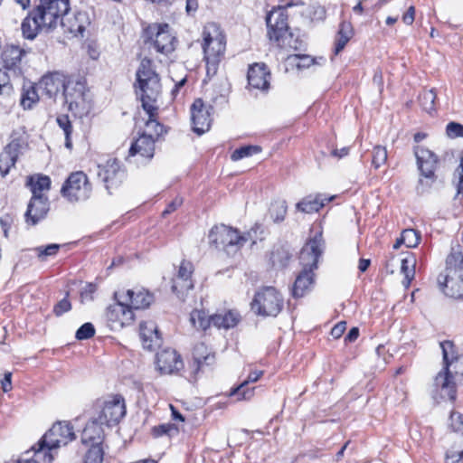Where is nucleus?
<instances>
[{"label":"nucleus","instance_id":"774afa93","mask_svg":"<svg viewBox=\"0 0 463 463\" xmlns=\"http://www.w3.org/2000/svg\"><path fill=\"white\" fill-rule=\"evenodd\" d=\"M2 389L5 392H9L12 389V373H5L4 379L1 381Z\"/></svg>","mask_w":463,"mask_h":463},{"label":"nucleus","instance_id":"39448f33","mask_svg":"<svg viewBox=\"0 0 463 463\" xmlns=\"http://www.w3.org/2000/svg\"><path fill=\"white\" fill-rule=\"evenodd\" d=\"M76 438L73 427L68 421H59L43 435L39 440L34 456L41 458L43 455V463H52L54 456L52 450L66 446Z\"/></svg>","mask_w":463,"mask_h":463},{"label":"nucleus","instance_id":"a19ab883","mask_svg":"<svg viewBox=\"0 0 463 463\" xmlns=\"http://www.w3.org/2000/svg\"><path fill=\"white\" fill-rule=\"evenodd\" d=\"M463 459V439L455 441L453 445L447 449L445 455L446 463H459Z\"/></svg>","mask_w":463,"mask_h":463},{"label":"nucleus","instance_id":"09e8293b","mask_svg":"<svg viewBox=\"0 0 463 463\" xmlns=\"http://www.w3.org/2000/svg\"><path fill=\"white\" fill-rule=\"evenodd\" d=\"M387 161V150L386 147L382 146H375L373 149V159L372 165L377 169Z\"/></svg>","mask_w":463,"mask_h":463},{"label":"nucleus","instance_id":"0eeeda50","mask_svg":"<svg viewBox=\"0 0 463 463\" xmlns=\"http://www.w3.org/2000/svg\"><path fill=\"white\" fill-rule=\"evenodd\" d=\"M144 34L145 43L158 53L168 55L175 49L177 40L167 24H151Z\"/></svg>","mask_w":463,"mask_h":463},{"label":"nucleus","instance_id":"e2e57ef3","mask_svg":"<svg viewBox=\"0 0 463 463\" xmlns=\"http://www.w3.org/2000/svg\"><path fill=\"white\" fill-rule=\"evenodd\" d=\"M337 36H346L351 39L353 36V28L350 23L342 22L339 25Z\"/></svg>","mask_w":463,"mask_h":463},{"label":"nucleus","instance_id":"a878e982","mask_svg":"<svg viewBox=\"0 0 463 463\" xmlns=\"http://www.w3.org/2000/svg\"><path fill=\"white\" fill-rule=\"evenodd\" d=\"M215 361L214 354L209 350L204 343H198L194 345L193 352L192 372L196 378L197 374L203 371L206 366L213 364Z\"/></svg>","mask_w":463,"mask_h":463},{"label":"nucleus","instance_id":"c9c22d12","mask_svg":"<svg viewBox=\"0 0 463 463\" xmlns=\"http://www.w3.org/2000/svg\"><path fill=\"white\" fill-rule=\"evenodd\" d=\"M263 374V371H254L251 372L248 378L242 382L239 386H237L235 389H233L231 392V395H239V399H244L248 400L250 399L253 395V389H246V385L250 383H255L257 382Z\"/></svg>","mask_w":463,"mask_h":463},{"label":"nucleus","instance_id":"9b49d317","mask_svg":"<svg viewBox=\"0 0 463 463\" xmlns=\"http://www.w3.org/2000/svg\"><path fill=\"white\" fill-rule=\"evenodd\" d=\"M91 189L86 174L78 171L70 175L63 184L61 193L69 202L74 203L90 198Z\"/></svg>","mask_w":463,"mask_h":463},{"label":"nucleus","instance_id":"aec40b11","mask_svg":"<svg viewBox=\"0 0 463 463\" xmlns=\"http://www.w3.org/2000/svg\"><path fill=\"white\" fill-rule=\"evenodd\" d=\"M25 54L26 52L17 45H6L1 52L4 69L14 76H19L22 72V61Z\"/></svg>","mask_w":463,"mask_h":463},{"label":"nucleus","instance_id":"72a5a7b5","mask_svg":"<svg viewBox=\"0 0 463 463\" xmlns=\"http://www.w3.org/2000/svg\"><path fill=\"white\" fill-rule=\"evenodd\" d=\"M26 185L32 192V196H47L46 194L51 188V179L47 175H34L29 176Z\"/></svg>","mask_w":463,"mask_h":463},{"label":"nucleus","instance_id":"c03bdc74","mask_svg":"<svg viewBox=\"0 0 463 463\" xmlns=\"http://www.w3.org/2000/svg\"><path fill=\"white\" fill-rule=\"evenodd\" d=\"M301 8L300 14L309 18L311 21L323 20L325 18L326 11L319 5H306L302 4Z\"/></svg>","mask_w":463,"mask_h":463},{"label":"nucleus","instance_id":"423d86ee","mask_svg":"<svg viewBox=\"0 0 463 463\" xmlns=\"http://www.w3.org/2000/svg\"><path fill=\"white\" fill-rule=\"evenodd\" d=\"M225 36L216 24H208L203 31V50L206 62L207 74H215L218 63L224 54Z\"/></svg>","mask_w":463,"mask_h":463},{"label":"nucleus","instance_id":"f8f14e48","mask_svg":"<svg viewBox=\"0 0 463 463\" xmlns=\"http://www.w3.org/2000/svg\"><path fill=\"white\" fill-rule=\"evenodd\" d=\"M97 407L99 409L98 420L107 426L118 424L126 414L125 400L118 394L99 402Z\"/></svg>","mask_w":463,"mask_h":463},{"label":"nucleus","instance_id":"9d476101","mask_svg":"<svg viewBox=\"0 0 463 463\" xmlns=\"http://www.w3.org/2000/svg\"><path fill=\"white\" fill-rule=\"evenodd\" d=\"M62 94L69 109L76 116L82 117L90 112L91 100L84 82L68 80Z\"/></svg>","mask_w":463,"mask_h":463},{"label":"nucleus","instance_id":"393cba45","mask_svg":"<svg viewBox=\"0 0 463 463\" xmlns=\"http://www.w3.org/2000/svg\"><path fill=\"white\" fill-rule=\"evenodd\" d=\"M157 369L165 374L173 373L183 367L181 356L175 350L166 348L156 354Z\"/></svg>","mask_w":463,"mask_h":463},{"label":"nucleus","instance_id":"37998d69","mask_svg":"<svg viewBox=\"0 0 463 463\" xmlns=\"http://www.w3.org/2000/svg\"><path fill=\"white\" fill-rule=\"evenodd\" d=\"M190 322L194 327L205 330L211 325V317H207L203 310H194L190 315Z\"/></svg>","mask_w":463,"mask_h":463},{"label":"nucleus","instance_id":"69168bd1","mask_svg":"<svg viewBox=\"0 0 463 463\" xmlns=\"http://www.w3.org/2000/svg\"><path fill=\"white\" fill-rule=\"evenodd\" d=\"M349 38L346 36H337L335 37V49L334 53L337 55L346 45V43L349 42Z\"/></svg>","mask_w":463,"mask_h":463},{"label":"nucleus","instance_id":"f257e3e1","mask_svg":"<svg viewBox=\"0 0 463 463\" xmlns=\"http://www.w3.org/2000/svg\"><path fill=\"white\" fill-rule=\"evenodd\" d=\"M70 9V0H38L22 23L23 35L33 40L40 31L56 28Z\"/></svg>","mask_w":463,"mask_h":463},{"label":"nucleus","instance_id":"412c9836","mask_svg":"<svg viewBox=\"0 0 463 463\" xmlns=\"http://www.w3.org/2000/svg\"><path fill=\"white\" fill-rule=\"evenodd\" d=\"M194 266L190 261L183 260L178 268L176 275L172 279V290L178 296H183L185 292L194 288L192 275Z\"/></svg>","mask_w":463,"mask_h":463},{"label":"nucleus","instance_id":"2eb2a0df","mask_svg":"<svg viewBox=\"0 0 463 463\" xmlns=\"http://www.w3.org/2000/svg\"><path fill=\"white\" fill-rule=\"evenodd\" d=\"M211 109L212 107L205 106L201 99H195L191 106L193 130L198 135H202L210 129L212 122Z\"/></svg>","mask_w":463,"mask_h":463},{"label":"nucleus","instance_id":"5701e85b","mask_svg":"<svg viewBox=\"0 0 463 463\" xmlns=\"http://www.w3.org/2000/svg\"><path fill=\"white\" fill-rule=\"evenodd\" d=\"M90 21L86 12H77L72 15L69 14L61 18V24L65 33L71 37L82 36L85 29L90 25Z\"/></svg>","mask_w":463,"mask_h":463},{"label":"nucleus","instance_id":"1a4fd4ad","mask_svg":"<svg viewBox=\"0 0 463 463\" xmlns=\"http://www.w3.org/2000/svg\"><path fill=\"white\" fill-rule=\"evenodd\" d=\"M284 299L273 287L259 289L251 302L252 310L262 317H277L283 308Z\"/></svg>","mask_w":463,"mask_h":463},{"label":"nucleus","instance_id":"f704fd0d","mask_svg":"<svg viewBox=\"0 0 463 463\" xmlns=\"http://www.w3.org/2000/svg\"><path fill=\"white\" fill-rule=\"evenodd\" d=\"M38 90L39 89L37 85L35 86L31 83L24 85L20 98V105L24 109H33V107L39 101L40 96L38 94Z\"/></svg>","mask_w":463,"mask_h":463},{"label":"nucleus","instance_id":"2f4dec72","mask_svg":"<svg viewBox=\"0 0 463 463\" xmlns=\"http://www.w3.org/2000/svg\"><path fill=\"white\" fill-rule=\"evenodd\" d=\"M334 196L325 197L322 194L309 195L297 203V209L305 213L318 212L326 203L331 202Z\"/></svg>","mask_w":463,"mask_h":463},{"label":"nucleus","instance_id":"79ce46f5","mask_svg":"<svg viewBox=\"0 0 463 463\" xmlns=\"http://www.w3.org/2000/svg\"><path fill=\"white\" fill-rule=\"evenodd\" d=\"M436 92L433 89L424 90L419 96V101L423 110L431 113L436 110Z\"/></svg>","mask_w":463,"mask_h":463},{"label":"nucleus","instance_id":"7ed1b4c3","mask_svg":"<svg viewBox=\"0 0 463 463\" xmlns=\"http://www.w3.org/2000/svg\"><path fill=\"white\" fill-rule=\"evenodd\" d=\"M136 76L137 94L140 97L142 108L146 114L153 115L159 109L158 99L162 88L159 75L154 69L150 59L141 60Z\"/></svg>","mask_w":463,"mask_h":463},{"label":"nucleus","instance_id":"4468645a","mask_svg":"<svg viewBox=\"0 0 463 463\" xmlns=\"http://www.w3.org/2000/svg\"><path fill=\"white\" fill-rule=\"evenodd\" d=\"M266 23L269 40L281 39L282 34L288 31L287 8L272 9L266 17Z\"/></svg>","mask_w":463,"mask_h":463},{"label":"nucleus","instance_id":"c85d7f7f","mask_svg":"<svg viewBox=\"0 0 463 463\" xmlns=\"http://www.w3.org/2000/svg\"><path fill=\"white\" fill-rule=\"evenodd\" d=\"M140 338L143 347L147 350H153L159 346L161 338L159 336L157 326L153 321L140 324Z\"/></svg>","mask_w":463,"mask_h":463},{"label":"nucleus","instance_id":"a211bd4d","mask_svg":"<svg viewBox=\"0 0 463 463\" xmlns=\"http://www.w3.org/2000/svg\"><path fill=\"white\" fill-rule=\"evenodd\" d=\"M115 298L123 299L131 310L146 308L154 301L153 295L144 288L116 292Z\"/></svg>","mask_w":463,"mask_h":463},{"label":"nucleus","instance_id":"bb28decb","mask_svg":"<svg viewBox=\"0 0 463 463\" xmlns=\"http://www.w3.org/2000/svg\"><path fill=\"white\" fill-rule=\"evenodd\" d=\"M249 87L262 91L269 88L270 73L263 63H255L248 71Z\"/></svg>","mask_w":463,"mask_h":463},{"label":"nucleus","instance_id":"13d9d810","mask_svg":"<svg viewBox=\"0 0 463 463\" xmlns=\"http://www.w3.org/2000/svg\"><path fill=\"white\" fill-rule=\"evenodd\" d=\"M446 134L450 138L463 137V125L449 122L446 127Z\"/></svg>","mask_w":463,"mask_h":463},{"label":"nucleus","instance_id":"de8ad7c7","mask_svg":"<svg viewBox=\"0 0 463 463\" xmlns=\"http://www.w3.org/2000/svg\"><path fill=\"white\" fill-rule=\"evenodd\" d=\"M290 64L295 65L298 70L309 68L314 64V59L309 55L294 54L288 57Z\"/></svg>","mask_w":463,"mask_h":463},{"label":"nucleus","instance_id":"473e14b6","mask_svg":"<svg viewBox=\"0 0 463 463\" xmlns=\"http://www.w3.org/2000/svg\"><path fill=\"white\" fill-rule=\"evenodd\" d=\"M241 320L240 314L235 310H228L211 316V321L217 328L229 329L238 325Z\"/></svg>","mask_w":463,"mask_h":463},{"label":"nucleus","instance_id":"680f3d73","mask_svg":"<svg viewBox=\"0 0 463 463\" xmlns=\"http://www.w3.org/2000/svg\"><path fill=\"white\" fill-rule=\"evenodd\" d=\"M96 291V287L93 284L86 285L80 291L81 301H90L93 298V294Z\"/></svg>","mask_w":463,"mask_h":463},{"label":"nucleus","instance_id":"5fc2aeb1","mask_svg":"<svg viewBox=\"0 0 463 463\" xmlns=\"http://www.w3.org/2000/svg\"><path fill=\"white\" fill-rule=\"evenodd\" d=\"M8 71L0 69V95L9 96L13 92V86L10 83Z\"/></svg>","mask_w":463,"mask_h":463},{"label":"nucleus","instance_id":"603ef678","mask_svg":"<svg viewBox=\"0 0 463 463\" xmlns=\"http://www.w3.org/2000/svg\"><path fill=\"white\" fill-rule=\"evenodd\" d=\"M103 461V450L100 446H91L86 456L84 463H102Z\"/></svg>","mask_w":463,"mask_h":463},{"label":"nucleus","instance_id":"ddd939ff","mask_svg":"<svg viewBox=\"0 0 463 463\" xmlns=\"http://www.w3.org/2000/svg\"><path fill=\"white\" fill-rule=\"evenodd\" d=\"M117 302L106 309V318L109 326L114 329L122 328L132 323L134 313L123 299L116 298Z\"/></svg>","mask_w":463,"mask_h":463},{"label":"nucleus","instance_id":"864d4df0","mask_svg":"<svg viewBox=\"0 0 463 463\" xmlns=\"http://www.w3.org/2000/svg\"><path fill=\"white\" fill-rule=\"evenodd\" d=\"M60 244L52 243L47 246H40L35 248L38 258L41 260H45L46 257L55 256L60 249Z\"/></svg>","mask_w":463,"mask_h":463},{"label":"nucleus","instance_id":"0e129e2a","mask_svg":"<svg viewBox=\"0 0 463 463\" xmlns=\"http://www.w3.org/2000/svg\"><path fill=\"white\" fill-rule=\"evenodd\" d=\"M345 329H346V322H345V321L339 322L331 329V335L335 339H338L343 335Z\"/></svg>","mask_w":463,"mask_h":463},{"label":"nucleus","instance_id":"a18cd8bd","mask_svg":"<svg viewBox=\"0 0 463 463\" xmlns=\"http://www.w3.org/2000/svg\"><path fill=\"white\" fill-rule=\"evenodd\" d=\"M58 126L63 130L65 135V146L69 149L72 147L71 135L72 133V126L67 115H61L56 119Z\"/></svg>","mask_w":463,"mask_h":463},{"label":"nucleus","instance_id":"6e6d98bb","mask_svg":"<svg viewBox=\"0 0 463 463\" xmlns=\"http://www.w3.org/2000/svg\"><path fill=\"white\" fill-rule=\"evenodd\" d=\"M94 334V326L91 323H85L77 330L76 338L78 340H86L92 337Z\"/></svg>","mask_w":463,"mask_h":463},{"label":"nucleus","instance_id":"20e7f679","mask_svg":"<svg viewBox=\"0 0 463 463\" xmlns=\"http://www.w3.org/2000/svg\"><path fill=\"white\" fill-rule=\"evenodd\" d=\"M323 241L321 236H316L308 241L302 248L299 255L300 263L303 270L297 277L294 287L293 296L295 298L303 297L310 290L314 284V269L317 268L318 259L322 254Z\"/></svg>","mask_w":463,"mask_h":463},{"label":"nucleus","instance_id":"6ab92c4d","mask_svg":"<svg viewBox=\"0 0 463 463\" xmlns=\"http://www.w3.org/2000/svg\"><path fill=\"white\" fill-rule=\"evenodd\" d=\"M414 153L420 175L433 183L436 179L435 171L438 166V157L430 150L423 146L415 147Z\"/></svg>","mask_w":463,"mask_h":463},{"label":"nucleus","instance_id":"6e6552de","mask_svg":"<svg viewBox=\"0 0 463 463\" xmlns=\"http://www.w3.org/2000/svg\"><path fill=\"white\" fill-rule=\"evenodd\" d=\"M208 239L211 245L229 255L237 252L247 241V238L241 235L238 230L224 224L213 227Z\"/></svg>","mask_w":463,"mask_h":463},{"label":"nucleus","instance_id":"338daca9","mask_svg":"<svg viewBox=\"0 0 463 463\" xmlns=\"http://www.w3.org/2000/svg\"><path fill=\"white\" fill-rule=\"evenodd\" d=\"M183 203V199L181 197L175 198L163 211L162 214L166 215L173 212H175L178 207H180Z\"/></svg>","mask_w":463,"mask_h":463},{"label":"nucleus","instance_id":"cd10ccee","mask_svg":"<svg viewBox=\"0 0 463 463\" xmlns=\"http://www.w3.org/2000/svg\"><path fill=\"white\" fill-rule=\"evenodd\" d=\"M439 283L448 297L463 298V273L439 275Z\"/></svg>","mask_w":463,"mask_h":463},{"label":"nucleus","instance_id":"ea45409f","mask_svg":"<svg viewBox=\"0 0 463 463\" xmlns=\"http://www.w3.org/2000/svg\"><path fill=\"white\" fill-rule=\"evenodd\" d=\"M416 260L412 255H410L401 261V271L404 275L402 284L405 288H409L411 282L415 276Z\"/></svg>","mask_w":463,"mask_h":463},{"label":"nucleus","instance_id":"4be33fe9","mask_svg":"<svg viewBox=\"0 0 463 463\" xmlns=\"http://www.w3.org/2000/svg\"><path fill=\"white\" fill-rule=\"evenodd\" d=\"M68 80L60 72L48 73L42 77L37 84L42 95H45L48 99H54L61 90L65 92Z\"/></svg>","mask_w":463,"mask_h":463},{"label":"nucleus","instance_id":"49530a36","mask_svg":"<svg viewBox=\"0 0 463 463\" xmlns=\"http://www.w3.org/2000/svg\"><path fill=\"white\" fill-rule=\"evenodd\" d=\"M420 241V234L414 229H406L402 232L401 241L408 248L416 247Z\"/></svg>","mask_w":463,"mask_h":463},{"label":"nucleus","instance_id":"c756f323","mask_svg":"<svg viewBox=\"0 0 463 463\" xmlns=\"http://www.w3.org/2000/svg\"><path fill=\"white\" fill-rule=\"evenodd\" d=\"M101 423L98 419L89 421L81 433V441L87 445H98L100 446L103 439V429Z\"/></svg>","mask_w":463,"mask_h":463},{"label":"nucleus","instance_id":"e433bc0d","mask_svg":"<svg viewBox=\"0 0 463 463\" xmlns=\"http://www.w3.org/2000/svg\"><path fill=\"white\" fill-rule=\"evenodd\" d=\"M445 274H461L463 273V253L458 249H452L450 254L446 260Z\"/></svg>","mask_w":463,"mask_h":463},{"label":"nucleus","instance_id":"052dcab7","mask_svg":"<svg viewBox=\"0 0 463 463\" xmlns=\"http://www.w3.org/2000/svg\"><path fill=\"white\" fill-rule=\"evenodd\" d=\"M71 302L66 298H64L54 306L53 312L56 316H61L65 312L71 310Z\"/></svg>","mask_w":463,"mask_h":463},{"label":"nucleus","instance_id":"58836bf2","mask_svg":"<svg viewBox=\"0 0 463 463\" xmlns=\"http://www.w3.org/2000/svg\"><path fill=\"white\" fill-rule=\"evenodd\" d=\"M277 45L286 51H298L303 46V41L288 31L282 34L281 39L274 40Z\"/></svg>","mask_w":463,"mask_h":463},{"label":"nucleus","instance_id":"f03ea898","mask_svg":"<svg viewBox=\"0 0 463 463\" xmlns=\"http://www.w3.org/2000/svg\"><path fill=\"white\" fill-rule=\"evenodd\" d=\"M442 350L444 369L435 377V385L441 389L449 400L456 397V387L463 383V354H458L451 341L439 344Z\"/></svg>","mask_w":463,"mask_h":463},{"label":"nucleus","instance_id":"8fccbe9b","mask_svg":"<svg viewBox=\"0 0 463 463\" xmlns=\"http://www.w3.org/2000/svg\"><path fill=\"white\" fill-rule=\"evenodd\" d=\"M260 151V148L257 146H247L240 147L234 150L231 156L232 160L238 161L244 157H248L252 156L253 154H257Z\"/></svg>","mask_w":463,"mask_h":463},{"label":"nucleus","instance_id":"4d7b16f0","mask_svg":"<svg viewBox=\"0 0 463 463\" xmlns=\"http://www.w3.org/2000/svg\"><path fill=\"white\" fill-rule=\"evenodd\" d=\"M449 420V425L453 431L463 435V414L453 411L450 414Z\"/></svg>","mask_w":463,"mask_h":463},{"label":"nucleus","instance_id":"dca6fc26","mask_svg":"<svg viewBox=\"0 0 463 463\" xmlns=\"http://www.w3.org/2000/svg\"><path fill=\"white\" fill-rule=\"evenodd\" d=\"M155 153V141L149 136H140L130 146L128 160L143 164L150 160Z\"/></svg>","mask_w":463,"mask_h":463},{"label":"nucleus","instance_id":"b1692460","mask_svg":"<svg viewBox=\"0 0 463 463\" xmlns=\"http://www.w3.org/2000/svg\"><path fill=\"white\" fill-rule=\"evenodd\" d=\"M49 210L50 202L48 196H32L24 214L25 222L35 225L46 217Z\"/></svg>","mask_w":463,"mask_h":463},{"label":"nucleus","instance_id":"f3484780","mask_svg":"<svg viewBox=\"0 0 463 463\" xmlns=\"http://www.w3.org/2000/svg\"><path fill=\"white\" fill-rule=\"evenodd\" d=\"M99 177L106 184L107 189L118 186L125 177V172L116 158L109 159L99 165Z\"/></svg>","mask_w":463,"mask_h":463},{"label":"nucleus","instance_id":"bf43d9fd","mask_svg":"<svg viewBox=\"0 0 463 463\" xmlns=\"http://www.w3.org/2000/svg\"><path fill=\"white\" fill-rule=\"evenodd\" d=\"M37 449L33 446L30 451H26L16 463H39V460L43 461V455L41 458L34 456V451Z\"/></svg>","mask_w":463,"mask_h":463},{"label":"nucleus","instance_id":"3c124183","mask_svg":"<svg viewBox=\"0 0 463 463\" xmlns=\"http://www.w3.org/2000/svg\"><path fill=\"white\" fill-rule=\"evenodd\" d=\"M287 213V204L285 201L277 202L270 208V215L274 222H282Z\"/></svg>","mask_w":463,"mask_h":463},{"label":"nucleus","instance_id":"4c0bfd02","mask_svg":"<svg viewBox=\"0 0 463 463\" xmlns=\"http://www.w3.org/2000/svg\"><path fill=\"white\" fill-rule=\"evenodd\" d=\"M158 110L153 115L147 114L148 118L146 122L144 132L141 136H149L153 141H156L163 133L164 126L157 121Z\"/></svg>","mask_w":463,"mask_h":463},{"label":"nucleus","instance_id":"7c9ffc66","mask_svg":"<svg viewBox=\"0 0 463 463\" xmlns=\"http://www.w3.org/2000/svg\"><path fill=\"white\" fill-rule=\"evenodd\" d=\"M19 144L11 142L0 155V174L4 177L14 166L18 158Z\"/></svg>","mask_w":463,"mask_h":463}]
</instances>
